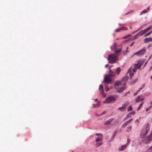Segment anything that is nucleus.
Returning <instances> with one entry per match:
<instances>
[{
    "label": "nucleus",
    "instance_id": "1",
    "mask_svg": "<svg viewBox=\"0 0 152 152\" xmlns=\"http://www.w3.org/2000/svg\"><path fill=\"white\" fill-rule=\"evenodd\" d=\"M116 75V73L112 71L111 73L106 75L104 79V82L107 84L111 83L113 81V79L111 77H113Z\"/></svg>",
    "mask_w": 152,
    "mask_h": 152
},
{
    "label": "nucleus",
    "instance_id": "2",
    "mask_svg": "<svg viewBox=\"0 0 152 152\" xmlns=\"http://www.w3.org/2000/svg\"><path fill=\"white\" fill-rule=\"evenodd\" d=\"M118 56L113 53L109 55L107 59L109 63L113 64L116 63V61L118 60Z\"/></svg>",
    "mask_w": 152,
    "mask_h": 152
},
{
    "label": "nucleus",
    "instance_id": "3",
    "mask_svg": "<svg viewBox=\"0 0 152 152\" xmlns=\"http://www.w3.org/2000/svg\"><path fill=\"white\" fill-rule=\"evenodd\" d=\"M152 140V131L148 136L142 138V142L144 143L147 144L150 143Z\"/></svg>",
    "mask_w": 152,
    "mask_h": 152
},
{
    "label": "nucleus",
    "instance_id": "4",
    "mask_svg": "<svg viewBox=\"0 0 152 152\" xmlns=\"http://www.w3.org/2000/svg\"><path fill=\"white\" fill-rule=\"evenodd\" d=\"M149 131V128H146L143 129L141 131L140 137L142 138L145 137L148 134Z\"/></svg>",
    "mask_w": 152,
    "mask_h": 152
},
{
    "label": "nucleus",
    "instance_id": "5",
    "mask_svg": "<svg viewBox=\"0 0 152 152\" xmlns=\"http://www.w3.org/2000/svg\"><path fill=\"white\" fill-rule=\"evenodd\" d=\"M115 101V98L113 96H111L108 97L103 102V103H113Z\"/></svg>",
    "mask_w": 152,
    "mask_h": 152
},
{
    "label": "nucleus",
    "instance_id": "6",
    "mask_svg": "<svg viewBox=\"0 0 152 152\" xmlns=\"http://www.w3.org/2000/svg\"><path fill=\"white\" fill-rule=\"evenodd\" d=\"M103 136L102 134L97 133L96 134V141H102Z\"/></svg>",
    "mask_w": 152,
    "mask_h": 152
},
{
    "label": "nucleus",
    "instance_id": "7",
    "mask_svg": "<svg viewBox=\"0 0 152 152\" xmlns=\"http://www.w3.org/2000/svg\"><path fill=\"white\" fill-rule=\"evenodd\" d=\"M129 77L128 76L126 75L121 80V82L123 83L124 86H125V85L127 80L128 79Z\"/></svg>",
    "mask_w": 152,
    "mask_h": 152
},
{
    "label": "nucleus",
    "instance_id": "8",
    "mask_svg": "<svg viewBox=\"0 0 152 152\" xmlns=\"http://www.w3.org/2000/svg\"><path fill=\"white\" fill-rule=\"evenodd\" d=\"M146 51V49L145 48H144L138 51L139 53V56L143 55L144 54Z\"/></svg>",
    "mask_w": 152,
    "mask_h": 152
},
{
    "label": "nucleus",
    "instance_id": "9",
    "mask_svg": "<svg viewBox=\"0 0 152 152\" xmlns=\"http://www.w3.org/2000/svg\"><path fill=\"white\" fill-rule=\"evenodd\" d=\"M128 145V143H126L125 144L121 146L118 148V150L120 151H121L125 149L126 148Z\"/></svg>",
    "mask_w": 152,
    "mask_h": 152
},
{
    "label": "nucleus",
    "instance_id": "10",
    "mask_svg": "<svg viewBox=\"0 0 152 152\" xmlns=\"http://www.w3.org/2000/svg\"><path fill=\"white\" fill-rule=\"evenodd\" d=\"M125 88L124 86H123L122 87L116 88L115 89H116L117 92L120 93L124 91L125 89Z\"/></svg>",
    "mask_w": 152,
    "mask_h": 152
},
{
    "label": "nucleus",
    "instance_id": "11",
    "mask_svg": "<svg viewBox=\"0 0 152 152\" xmlns=\"http://www.w3.org/2000/svg\"><path fill=\"white\" fill-rule=\"evenodd\" d=\"M133 120L132 118H131L127 121L124 123L122 125V127H124L127 126Z\"/></svg>",
    "mask_w": 152,
    "mask_h": 152
},
{
    "label": "nucleus",
    "instance_id": "12",
    "mask_svg": "<svg viewBox=\"0 0 152 152\" xmlns=\"http://www.w3.org/2000/svg\"><path fill=\"white\" fill-rule=\"evenodd\" d=\"M103 88V86L102 84H101L100 85L99 87V89L100 91V92L103 95V96L104 97L106 95L103 92V91L102 90V88Z\"/></svg>",
    "mask_w": 152,
    "mask_h": 152
},
{
    "label": "nucleus",
    "instance_id": "13",
    "mask_svg": "<svg viewBox=\"0 0 152 152\" xmlns=\"http://www.w3.org/2000/svg\"><path fill=\"white\" fill-rule=\"evenodd\" d=\"M126 107V105L124 104L122 105V107L118 108V110L120 111H122L124 110Z\"/></svg>",
    "mask_w": 152,
    "mask_h": 152
},
{
    "label": "nucleus",
    "instance_id": "14",
    "mask_svg": "<svg viewBox=\"0 0 152 152\" xmlns=\"http://www.w3.org/2000/svg\"><path fill=\"white\" fill-rule=\"evenodd\" d=\"M113 120V118H110L108 120L105 121L104 123V125H107L110 124L111 122H112Z\"/></svg>",
    "mask_w": 152,
    "mask_h": 152
},
{
    "label": "nucleus",
    "instance_id": "15",
    "mask_svg": "<svg viewBox=\"0 0 152 152\" xmlns=\"http://www.w3.org/2000/svg\"><path fill=\"white\" fill-rule=\"evenodd\" d=\"M102 141H96V146L99 147L102 144Z\"/></svg>",
    "mask_w": 152,
    "mask_h": 152
},
{
    "label": "nucleus",
    "instance_id": "16",
    "mask_svg": "<svg viewBox=\"0 0 152 152\" xmlns=\"http://www.w3.org/2000/svg\"><path fill=\"white\" fill-rule=\"evenodd\" d=\"M149 8H150V7H149L148 8V9H145V10H142V11L140 13V15H141L143 13H144L148 11V10L149 9Z\"/></svg>",
    "mask_w": 152,
    "mask_h": 152
},
{
    "label": "nucleus",
    "instance_id": "17",
    "mask_svg": "<svg viewBox=\"0 0 152 152\" xmlns=\"http://www.w3.org/2000/svg\"><path fill=\"white\" fill-rule=\"evenodd\" d=\"M131 70V69H129L127 72V74H129L130 78H131L134 75V73H133L130 72Z\"/></svg>",
    "mask_w": 152,
    "mask_h": 152
},
{
    "label": "nucleus",
    "instance_id": "18",
    "mask_svg": "<svg viewBox=\"0 0 152 152\" xmlns=\"http://www.w3.org/2000/svg\"><path fill=\"white\" fill-rule=\"evenodd\" d=\"M121 82L120 81H117L116 82L115 85V88H116L117 86H118L121 83Z\"/></svg>",
    "mask_w": 152,
    "mask_h": 152
},
{
    "label": "nucleus",
    "instance_id": "19",
    "mask_svg": "<svg viewBox=\"0 0 152 152\" xmlns=\"http://www.w3.org/2000/svg\"><path fill=\"white\" fill-rule=\"evenodd\" d=\"M121 69L119 67H118L115 70V73L118 75L120 72Z\"/></svg>",
    "mask_w": 152,
    "mask_h": 152
},
{
    "label": "nucleus",
    "instance_id": "20",
    "mask_svg": "<svg viewBox=\"0 0 152 152\" xmlns=\"http://www.w3.org/2000/svg\"><path fill=\"white\" fill-rule=\"evenodd\" d=\"M145 32H144V31H140L139 33L137 34V35L140 36H142L144 34Z\"/></svg>",
    "mask_w": 152,
    "mask_h": 152
},
{
    "label": "nucleus",
    "instance_id": "21",
    "mask_svg": "<svg viewBox=\"0 0 152 152\" xmlns=\"http://www.w3.org/2000/svg\"><path fill=\"white\" fill-rule=\"evenodd\" d=\"M100 102L97 100V99H96V107H97L99 106Z\"/></svg>",
    "mask_w": 152,
    "mask_h": 152
},
{
    "label": "nucleus",
    "instance_id": "22",
    "mask_svg": "<svg viewBox=\"0 0 152 152\" xmlns=\"http://www.w3.org/2000/svg\"><path fill=\"white\" fill-rule=\"evenodd\" d=\"M151 41V37H149L148 38H146L144 40V42L145 43H147Z\"/></svg>",
    "mask_w": 152,
    "mask_h": 152
},
{
    "label": "nucleus",
    "instance_id": "23",
    "mask_svg": "<svg viewBox=\"0 0 152 152\" xmlns=\"http://www.w3.org/2000/svg\"><path fill=\"white\" fill-rule=\"evenodd\" d=\"M141 98V96H138L135 99V101L136 102H137L140 101Z\"/></svg>",
    "mask_w": 152,
    "mask_h": 152
},
{
    "label": "nucleus",
    "instance_id": "24",
    "mask_svg": "<svg viewBox=\"0 0 152 152\" xmlns=\"http://www.w3.org/2000/svg\"><path fill=\"white\" fill-rule=\"evenodd\" d=\"M132 114L131 113H129L126 115V117L124 119V120H126L127 118H130L131 117Z\"/></svg>",
    "mask_w": 152,
    "mask_h": 152
},
{
    "label": "nucleus",
    "instance_id": "25",
    "mask_svg": "<svg viewBox=\"0 0 152 152\" xmlns=\"http://www.w3.org/2000/svg\"><path fill=\"white\" fill-rule=\"evenodd\" d=\"M141 65H139V63H137L136 64H135V68L136 69H139Z\"/></svg>",
    "mask_w": 152,
    "mask_h": 152
},
{
    "label": "nucleus",
    "instance_id": "26",
    "mask_svg": "<svg viewBox=\"0 0 152 152\" xmlns=\"http://www.w3.org/2000/svg\"><path fill=\"white\" fill-rule=\"evenodd\" d=\"M151 26H150L148 27L146 29L144 30V32H145V33L148 31H149L151 28Z\"/></svg>",
    "mask_w": 152,
    "mask_h": 152
},
{
    "label": "nucleus",
    "instance_id": "27",
    "mask_svg": "<svg viewBox=\"0 0 152 152\" xmlns=\"http://www.w3.org/2000/svg\"><path fill=\"white\" fill-rule=\"evenodd\" d=\"M132 129V126H130L127 128L126 131L128 132H129L131 131Z\"/></svg>",
    "mask_w": 152,
    "mask_h": 152
},
{
    "label": "nucleus",
    "instance_id": "28",
    "mask_svg": "<svg viewBox=\"0 0 152 152\" xmlns=\"http://www.w3.org/2000/svg\"><path fill=\"white\" fill-rule=\"evenodd\" d=\"M116 47V45L115 43L114 44V45L111 46L110 48L111 50H113L115 49Z\"/></svg>",
    "mask_w": 152,
    "mask_h": 152
},
{
    "label": "nucleus",
    "instance_id": "29",
    "mask_svg": "<svg viewBox=\"0 0 152 152\" xmlns=\"http://www.w3.org/2000/svg\"><path fill=\"white\" fill-rule=\"evenodd\" d=\"M121 48H120L118 50H116L115 51V54H117V53H118L120 52L121 51Z\"/></svg>",
    "mask_w": 152,
    "mask_h": 152
},
{
    "label": "nucleus",
    "instance_id": "30",
    "mask_svg": "<svg viewBox=\"0 0 152 152\" xmlns=\"http://www.w3.org/2000/svg\"><path fill=\"white\" fill-rule=\"evenodd\" d=\"M142 103L143 102H142L140 104V106H139V107H138L137 109V111H139V110L140 109V108L142 107Z\"/></svg>",
    "mask_w": 152,
    "mask_h": 152
},
{
    "label": "nucleus",
    "instance_id": "31",
    "mask_svg": "<svg viewBox=\"0 0 152 152\" xmlns=\"http://www.w3.org/2000/svg\"><path fill=\"white\" fill-rule=\"evenodd\" d=\"M121 30V28H118L117 29H116L115 30V31L117 32H119Z\"/></svg>",
    "mask_w": 152,
    "mask_h": 152
},
{
    "label": "nucleus",
    "instance_id": "32",
    "mask_svg": "<svg viewBox=\"0 0 152 152\" xmlns=\"http://www.w3.org/2000/svg\"><path fill=\"white\" fill-rule=\"evenodd\" d=\"M132 107L131 106H129V107H128L127 110H128V111H130L132 110Z\"/></svg>",
    "mask_w": 152,
    "mask_h": 152
},
{
    "label": "nucleus",
    "instance_id": "33",
    "mask_svg": "<svg viewBox=\"0 0 152 152\" xmlns=\"http://www.w3.org/2000/svg\"><path fill=\"white\" fill-rule=\"evenodd\" d=\"M142 89V87H140V89L138 90V91H137V92L136 93H135L134 94H133V96H136L137 95V93H138V92L140 90Z\"/></svg>",
    "mask_w": 152,
    "mask_h": 152
},
{
    "label": "nucleus",
    "instance_id": "34",
    "mask_svg": "<svg viewBox=\"0 0 152 152\" xmlns=\"http://www.w3.org/2000/svg\"><path fill=\"white\" fill-rule=\"evenodd\" d=\"M121 30H127V28L126 27H122L121 28Z\"/></svg>",
    "mask_w": 152,
    "mask_h": 152
},
{
    "label": "nucleus",
    "instance_id": "35",
    "mask_svg": "<svg viewBox=\"0 0 152 152\" xmlns=\"http://www.w3.org/2000/svg\"><path fill=\"white\" fill-rule=\"evenodd\" d=\"M131 113V114L132 115H134V114L135 113V111H132L131 112H130V113Z\"/></svg>",
    "mask_w": 152,
    "mask_h": 152
},
{
    "label": "nucleus",
    "instance_id": "36",
    "mask_svg": "<svg viewBox=\"0 0 152 152\" xmlns=\"http://www.w3.org/2000/svg\"><path fill=\"white\" fill-rule=\"evenodd\" d=\"M150 34H151V32H149L147 34H146L145 35V36H144L145 37H147Z\"/></svg>",
    "mask_w": 152,
    "mask_h": 152
},
{
    "label": "nucleus",
    "instance_id": "37",
    "mask_svg": "<svg viewBox=\"0 0 152 152\" xmlns=\"http://www.w3.org/2000/svg\"><path fill=\"white\" fill-rule=\"evenodd\" d=\"M137 55V56H139V53H138V51L134 53V55Z\"/></svg>",
    "mask_w": 152,
    "mask_h": 152
},
{
    "label": "nucleus",
    "instance_id": "38",
    "mask_svg": "<svg viewBox=\"0 0 152 152\" xmlns=\"http://www.w3.org/2000/svg\"><path fill=\"white\" fill-rule=\"evenodd\" d=\"M150 107H148V108H147L146 109V111H148L150 110Z\"/></svg>",
    "mask_w": 152,
    "mask_h": 152
},
{
    "label": "nucleus",
    "instance_id": "39",
    "mask_svg": "<svg viewBox=\"0 0 152 152\" xmlns=\"http://www.w3.org/2000/svg\"><path fill=\"white\" fill-rule=\"evenodd\" d=\"M130 36H131V35H127V36H126V37H124V39H126V38H128V37H130Z\"/></svg>",
    "mask_w": 152,
    "mask_h": 152
},
{
    "label": "nucleus",
    "instance_id": "40",
    "mask_svg": "<svg viewBox=\"0 0 152 152\" xmlns=\"http://www.w3.org/2000/svg\"><path fill=\"white\" fill-rule=\"evenodd\" d=\"M137 69L135 68H134L132 70L134 72H135L137 71Z\"/></svg>",
    "mask_w": 152,
    "mask_h": 152
},
{
    "label": "nucleus",
    "instance_id": "41",
    "mask_svg": "<svg viewBox=\"0 0 152 152\" xmlns=\"http://www.w3.org/2000/svg\"><path fill=\"white\" fill-rule=\"evenodd\" d=\"M138 36V35H137V34L135 35L134 37V39H136L137 38V36Z\"/></svg>",
    "mask_w": 152,
    "mask_h": 152
},
{
    "label": "nucleus",
    "instance_id": "42",
    "mask_svg": "<svg viewBox=\"0 0 152 152\" xmlns=\"http://www.w3.org/2000/svg\"><path fill=\"white\" fill-rule=\"evenodd\" d=\"M130 141V140L129 139H128L127 140V142L126 143H128V144L129 143V142Z\"/></svg>",
    "mask_w": 152,
    "mask_h": 152
},
{
    "label": "nucleus",
    "instance_id": "43",
    "mask_svg": "<svg viewBox=\"0 0 152 152\" xmlns=\"http://www.w3.org/2000/svg\"><path fill=\"white\" fill-rule=\"evenodd\" d=\"M144 99V98H142V99H141V98H140V100L141 102H142V101H143V100Z\"/></svg>",
    "mask_w": 152,
    "mask_h": 152
},
{
    "label": "nucleus",
    "instance_id": "44",
    "mask_svg": "<svg viewBox=\"0 0 152 152\" xmlns=\"http://www.w3.org/2000/svg\"><path fill=\"white\" fill-rule=\"evenodd\" d=\"M108 65H109V64H107L106 65H105V67H106V68L108 66Z\"/></svg>",
    "mask_w": 152,
    "mask_h": 152
},
{
    "label": "nucleus",
    "instance_id": "45",
    "mask_svg": "<svg viewBox=\"0 0 152 152\" xmlns=\"http://www.w3.org/2000/svg\"><path fill=\"white\" fill-rule=\"evenodd\" d=\"M133 11H134V10H130L129 11H130V13H131L133 12Z\"/></svg>",
    "mask_w": 152,
    "mask_h": 152
},
{
    "label": "nucleus",
    "instance_id": "46",
    "mask_svg": "<svg viewBox=\"0 0 152 152\" xmlns=\"http://www.w3.org/2000/svg\"><path fill=\"white\" fill-rule=\"evenodd\" d=\"M105 111H104V112H103L102 113V114H101L100 115H102V114H105Z\"/></svg>",
    "mask_w": 152,
    "mask_h": 152
},
{
    "label": "nucleus",
    "instance_id": "47",
    "mask_svg": "<svg viewBox=\"0 0 152 152\" xmlns=\"http://www.w3.org/2000/svg\"><path fill=\"white\" fill-rule=\"evenodd\" d=\"M112 71H111V70L110 69V67H109V72H110L111 73Z\"/></svg>",
    "mask_w": 152,
    "mask_h": 152
},
{
    "label": "nucleus",
    "instance_id": "48",
    "mask_svg": "<svg viewBox=\"0 0 152 152\" xmlns=\"http://www.w3.org/2000/svg\"><path fill=\"white\" fill-rule=\"evenodd\" d=\"M134 43V42H132V43H131V44H130V46L131 47V46H132L133 45V44Z\"/></svg>",
    "mask_w": 152,
    "mask_h": 152
},
{
    "label": "nucleus",
    "instance_id": "49",
    "mask_svg": "<svg viewBox=\"0 0 152 152\" xmlns=\"http://www.w3.org/2000/svg\"><path fill=\"white\" fill-rule=\"evenodd\" d=\"M130 13V11H129L128 12H127L126 14H125V15H126L129 13Z\"/></svg>",
    "mask_w": 152,
    "mask_h": 152
},
{
    "label": "nucleus",
    "instance_id": "50",
    "mask_svg": "<svg viewBox=\"0 0 152 152\" xmlns=\"http://www.w3.org/2000/svg\"><path fill=\"white\" fill-rule=\"evenodd\" d=\"M152 69V65L151 66V67L150 68L149 71H150Z\"/></svg>",
    "mask_w": 152,
    "mask_h": 152
},
{
    "label": "nucleus",
    "instance_id": "51",
    "mask_svg": "<svg viewBox=\"0 0 152 152\" xmlns=\"http://www.w3.org/2000/svg\"><path fill=\"white\" fill-rule=\"evenodd\" d=\"M137 81V79H136V80H135L134 81V82H133V83H134L136 82V81Z\"/></svg>",
    "mask_w": 152,
    "mask_h": 152
},
{
    "label": "nucleus",
    "instance_id": "52",
    "mask_svg": "<svg viewBox=\"0 0 152 152\" xmlns=\"http://www.w3.org/2000/svg\"><path fill=\"white\" fill-rule=\"evenodd\" d=\"M143 26H141L139 28V29H141V28H142L143 27Z\"/></svg>",
    "mask_w": 152,
    "mask_h": 152
},
{
    "label": "nucleus",
    "instance_id": "53",
    "mask_svg": "<svg viewBox=\"0 0 152 152\" xmlns=\"http://www.w3.org/2000/svg\"><path fill=\"white\" fill-rule=\"evenodd\" d=\"M109 90V88H107V89H106V91H107Z\"/></svg>",
    "mask_w": 152,
    "mask_h": 152
},
{
    "label": "nucleus",
    "instance_id": "54",
    "mask_svg": "<svg viewBox=\"0 0 152 152\" xmlns=\"http://www.w3.org/2000/svg\"><path fill=\"white\" fill-rule=\"evenodd\" d=\"M151 46V45H149L148 46V48H149Z\"/></svg>",
    "mask_w": 152,
    "mask_h": 152
},
{
    "label": "nucleus",
    "instance_id": "55",
    "mask_svg": "<svg viewBox=\"0 0 152 152\" xmlns=\"http://www.w3.org/2000/svg\"><path fill=\"white\" fill-rule=\"evenodd\" d=\"M129 92H130L129 91H128L126 93V94H129Z\"/></svg>",
    "mask_w": 152,
    "mask_h": 152
},
{
    "label": "nucleus",
    "instance_id": "56",
    "mask_svg": "<svg viewBox=\"0 0 152 152\" xmlns=\"http://www.w3.org/2000/svg\"><path fill=\"white\" fill-rule=\"evenodd\" d=\"M138 30H136L135 31H134V32H133V34H134V33H135V32H136Z\"/></svg>",
    "mask_w": 152,
    "mask_h": 152
},
{
    "label": "nucleus",
    "instance_id": "57",
    "mask_svg": "<svg viewBox=\"0 0 152 152\" xmlns=\"http://www.w3.org/2000/svg\"><path fill=\"white\" fill-rule=\"evenodd\" d=\"M151 56L149 58H148V60H149V59H150V58H151Z\"/></svg>",
    "mask_w": 152,
    "mask_h": 152
},
{
    "label": "nucleus",
    "instance_id": "58",
    "mask_svg": "<svg viewBox=\"0 0 152 152\" xmlns=\"http://www.w3.org/2000/svg\"><path fill=\"white\" fill-rule=\"evenodd\" d=\"M134 54L132 55V56H131V57H132L134 56Z\"/></svg>",
    "mask_w": 152,
    "mask_h": 152
},
{
    "label": "nucleus",
    "instance_id": "59",
    "mask_svg": "<svg viewBox=\"0 0 152 152\" xmlns=\"http://www.w3.org/2000/svg\"><path fill=\"white\" fill-rule=\"evenodd\" d=\"M134 54L132 55V56H131V57H132L134 56Z\"/></svg>",
    "mask_w": 152,
    "mask_h": 152
},
{
    "label": "nucleus",
    "instance_id": "60",
    "mask_svg": "<svg viewBox=\"0 0 152 152\" xmlns=\"http://www.w3.org/2000/svg\"><path fill=\"white\" fill-rule=\"evenodd\" d=\"M134 54L132 55V56H131V57H132L134 56Z\"/></svg>",
    "mask_w": 152,
    "mask_h": 152
},
{
    "label": "nucleus",
    "instance_id": "61",
    "mask_svg": "<svg viewBox=\"0 0 152 152\" xmlns=\"http://www.w3.org/2000/svg\"><path fill=\"white\" fill-rule=\"evenodd\" d=\"M150 32H151V33L152 32V30H151V31H150Z\"/></svg>",
    "mask_w": 152,
    "mask_h": 152
},
{
    "label": "nucleus",
    "instance_id": "62",
    "mask_svg": "<svg viewBox=\"0 0 152 152\" xmlns=\"http://www.w3.org/2000/svg\"><path fill=\"white\" fill-rule=\"evenodd\" d=\"M126 94H126L124 95V96H126Z\"/></svg>",
    "mask_w": 152,
    "mask_h": 152
},
{
    "label": "nucleus",
    "instance_id": "63",
    "mask_svg": "<svg viewBox=\"0 0 152 152\" xmlns=\"http://www.w3.org/2000/svg\"><path fill=\"white\" fill-rule=\"evenodd\" d=\"M151 41L152 42V38H151Z\"/></svg>",
    "mask_w": 152,
    "mask_h": 152
},
{
    "label": "nucleus",
    "instance_id": "64",
    "mask_svg": "<svg viewBox=\"0 0 152 152\" xmlns=\"http://www.w3.org/2000/svg\"><path fill=\"white\" fill-rule=\"evenodd\" d=\"M151 78L152 79V76L151 77Z\"/></svg>",
    "mask_w": 152,
    "mask_h": 152
}]
</instances>
